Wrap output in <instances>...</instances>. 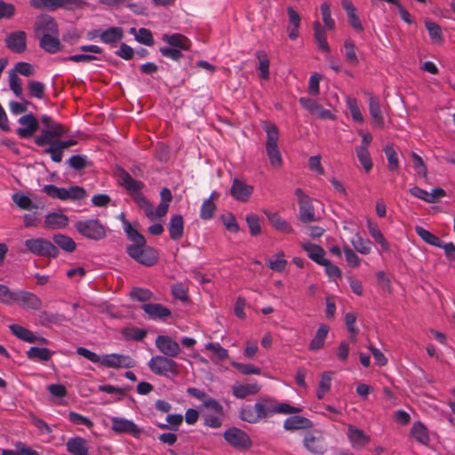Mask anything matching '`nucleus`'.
<instances>
[{
  "mask_svg": "<svg viewBox=\"0 0 455 455\" xmlns=\"http://www.w3.org/2000/svg\"><path fill=\"white\" fill-rule=\"evenodd\" d=\"M40 120L44 127L41 130V133L35 137L34 141L38 147L48 146L44 153L50 155L52 162L60 163L64 149L76 146L77 140L73 138L60 140L68 133V129L53 121L51 116L43 115Z\"/></svg>",
  "mask_w": 455,
  "mask_h": 455,
  "instance_id": "obj_1",
  "label": "nucleus"
},
{
  "mask_svg": "<svg viewBox=\"0 0 455 455\" xmlns=\"http://www.w3.org/2000/svg\"><path fill=\"white\" fill-rule=\"evenodd\" d=\"M131 244L126 247L128 255L138 263L151 267L155 265L158 259L157 251L147 246L145 237L138 232V229H125Z\"/></svg>",
  "mask_w": 455,
  "mask_h": 455,
  "instance_id": "obj_2",
  "label": "nucleus"
},
{
  "mask_svg": "<svg viewBox=\"0 0 455 455\" xmlns=\"http://www.w3.org/2000/svg\"><path fill=\"white\" fill-rule=\"evenodd\" d=\"M76 353L94 363H100L101 366L112 369H130L136 366V361L128 355L124 354H106L99 355L86 347H80Z\"/></svg>",
  "mask_w": 455,
  "mask_h": 455,
  "instance_id": "obj_3",
  "label": "nucleus"
},
{
  "mask_svg": "<svg viewBox=\"0 0 455 455\" xmlns=\"http://www.w3.org/2000/svg\"><path fill=\"white\" fill-rule=\"evenodd\" d=\"M120 183L132 195L133 201L142 211L149 212V201L140 192L144 184L140 180H134L127 172H122L120 175Z\"/></svg>",
  "mask_w": 455,
  "mask_h": 455,
  "instance_id": "obj_4",
  "label": "nucleus"
},
{
  "mask_svg": "<svg viewBox=\"0 0 455 455\" xmlns=\"http://www.w3.org/2000/svg\"><path fill=\"white\" fill-rule=\"evenodd\" d=\"M264 131L267 133L266 151L270 164L274 168H280L283 164V159L277 146L279 140L278 129L275 124H266Z\"/></svg>",
  "mask_w": 455,
  "mask_h": 455,
  "instance_id": "obj_5",
  "label": "nucleus"
},
{
  "mask_svg": "<svg viewBox=\"0 0 455 455\" xmlns=\"http://www.w3.org/2000/svg\"><path fill=\"white\" fill-rule=\"evenodd\" d=\"M172 358L166 355H155L149 360L148 365L156 375L173 379L179 374V364Z\"/></svg>",
  "mask_w": 455,
  "mask_h": 455,
  "instance_id": "obj_6",
  "label": "nucleus"
},
{
  "mask_svg": "<svg viewBox=\"0 0 455 455\" xmlns=\"http://www.w3.org/2000/svg\"><path fill=\"white\" fill-rule=\"evenodd\" d=\"M43 192L48 196L60 199L61 201H76L85 197L86 192L84 188L79 186H71L68 188H58L52 184H47L43 187Z\"/></svg>",
  "mask_w": 455,
  "mask_h": 455,
  "instance_id": "obj_7",
  "label": "nucleus"
},
{
  "mask_svg": "<svg viewBox=\"0 0 455 455\" xmlns=\"http://www.w3.org/2000/svg\"><path fill=\"white\" fill-rule=\"evenodd\" d=\"M161 203L157 207H155L149 202V212L143 211L144 214L152 221L155 222L149 228H163L160 223H157L163 217H164L168 212L170 203L172 200V195L171 190L167 188H164L161 192Z\"/></svg>",
  "mask_w": 455,
  "mask_h": 455,
  "instance_id": "obj_8",
  "label": "nucleus"
},
{
  "mask_svg": "<svg viewBox=\"0 0 455 455\" xmlns=\"http://www.w3.org/2000/svg\"><path fill=\"white\" fill-rule=\"evenodd\" d=\"M27 250L36 256L56 259L59 250L54 243L44 238H32L25 241Z\"/></svg>",
  "mask_w": 455,
  "mask_h": 455,
  "instance_id": "obj_9",
  "label": "nucleus"
},
{
  "mask_svg": "<svg viewBox=\"0 0 455 455\" xmlns=\"http://www.w3.org/2000/svg\"><path fill=\"white\" fill-rule=\"evenodd\" d=\"M223 437L231 447L238 451H246L252 446L250 435L239 427L228 428L223 433Z\"/></svg>",
  "mask_w": 455,
  "mask_h": 455,
  "instance_id": "obj_10",
  "label": "nucleus"
},
{
  "mask_svg": "<svg viewBox=\"0 0 455 455\" xmlns=\"http://www.w3.org/2000/svg\"><path fill=\"white\" fill-rule=\"evenodd\" d=\"M259 421L270 414H293L302 411L301 407H294L286 403H279L274 406H267L264 403L258 402L254 405Z\"/></svg>",
  "mask_w": 455,
  "mask_h": 455,
  "instance_id": "obj_11",
  "label": "nucleus"
},
{
  "mask_svg": "<svg viewBox=\"0 0 455 455\" xmlns=\"http://www.w3.org/2000/svg\"><path fill=\"white\" fill-rule=\"evenodd\" d=\"M304 447L314 455H323L328 450V443L323 434L318 429L307 431L303 438Z\"/></svg>",
  "mask_w": 455,
  "mask_h": 455,
  "instance_id": "obj_12",
  "label": "nucleus"
},
{
  "mask_svg": "<svg viewBox=\"0 0 455 455\" xmlns=\"http://www.w3.org/2000/svg\"><path fill=\"white\" fill-rule=\"evenodd\" d=\"M416 231L419 237L428 244L443 248L446 259L455 263V245L453 243H443L438 236L432 234L428 229H416Z\"/></svg>",
  "mask_w": 455,
  "mask_h": 455,
  "instance_id": "obj_13",
  "label": "nucleus"
},
{
  "mask_svg": "<svg viewBox=\"0 0 455 455\" xmlns=\"http://www.w3.org/2000/svg\"><path fill=\"white\" fill-rule=\"evenodd\" d=\"M295 196L298 198L299 206V220L304 223H309L315 220V210L311 204V199L301 188L295 189Z\"/></svg>",
  "mask_w": 455,
  "mask_h": 455,
  "instance_id": "obj_14",
  "label": "nucleus"
},
{
  "mask_svg": "<svg viewBox=\"0 0 455 455\" xmlns=\"http://www.w3.org/2000/svg\"><path fill=\"white\" fill-rule=\"evenodd\" d=\"M13 303L23 308L39 310L42 307L41 299L33 292L19 290L13 293Z\"/></svg>",
  "mask_w": 455,
  "mask_h": 455,
  "instance_id": "obj_15",
  "label": "nucleus"
},
{
  "mask_svg": "<svg viewBox=\"0 0 455 455\" xmlns=\"http://www.w3.org/2000/svg\"><path fill=\"white\" fill-rule=\"evenodd\" d=\"M156 348L168 357H177L181 348L179 343L168 335H159L155 341Z\"/></svg>",
  "mask_w": 455,
  "mask_h": 455,
  "instance_id": "obj_16",
  "label": "nucleus"
},
{
  "mask_svg": "<svg viewBox=\"0 0 455 455\" xmlns=\"http://www.w3.org/2000/svg\"><path fill=\"white\" fill-rule=\"evenodd\" d=\"M111 423V429L116 434H129L134 437H139L141 434V429L132 420L113 417Z\"/></svg>",
  "mask_w": 455,
  "mask_h": 455,
  "instance_id": "obj_17",
  "label": "nucleus"
},
{
  "mask_svg": "<svg viewBox=\"0 0 455 455\" xmlns=\"http://www.w3.org/2000/svg\"><path fill=\"white\" fill-rule=\"evenodd\" d=\"M20 127L17 129V134L21 139L32 137L38 130V121L33 114H27L18 120Z\"/></svg>",
  "mask_w": 455,
  "mask_h": 455,
  "instance_id": "obj_18",
  "label": "nucleus"
},
{
  "mask_svg": "<svg viewBox=\"0 0 455 455\" xmlns=\"http://www.w3.org/2000/svg\"><path fill=\"white\" fill-rule=\"evenodd\" d=\"M9 329L15 337L22 341L28 343H39L42 345H46L49 343L47 339L36 335L34 332L21 325L11 324Z\"/></svg>",
  "mask_w": 455,
  "mask_h": 455,
  "instance_id": "obj_19",
  "label": "nucleus"
},
{
  "mask_svg": "<svg viewBox=\"0 0 455 455\" xmlns=\"http://www.w3.org/2000/svg\"><path fill=\"white\" fill-rule=\"evenodd\" d=\"M6 47L15 53H22L27 49V35L19 30L7 35L5 38Z\"/></svg>",
  "mask_w": 455,
  "mask_h": 455,
  "instance_id": "obj_20",
  "label": "nucleus"
},
{
  "mask_svg": "<svg viewBox=\"0 0 455 455\" xmlns=\"http://www.w3.org/2000/svg\"><path fill=\"white\" fill-rule=\"evenodd\" d=\"M347 439L355 449H362L371 442V436L357 427L349 424L347 426Z\"/></svg>",
  "mask_w": 455,
  "mask_h": 455,
  "instance_id": "obj_21",
  "label": "nucleus"
},
{
  "mask_svg": "<svg viewBox=\"0 0 455 455\" xmlns=\"http://www.w3.org/2000/svg\"><path fill=\"white\" fill-rule=\"evenodd\" d=\"M253 187L238 179H234L230 194L237 201L246 202L252 194Z\"/></svg>",
  "mask_w": 455,
  "mask_h": 455,
  "instance_id": "obj_22",
  "label": "nucleus"
},
{
  "mask_svg": "<svg viewBox=\"0 0 455 455\" xmlns=\"http://www.w3.org/2000/svg\"><path fill=\"white\" fill-rule=\"evenodd\" d=\"M36 32L38 35H58V26L53 18L49 15H42L36 25Z\"/></svg>",
  "mask_w": 455,
  "mask_h": 455,
  "instance_id": "obj_23",
  "label": "nucleus"
},
{
  "mask_svg": "<svg viewBox=\"0 0 455 455\" xmlns=\"http://www.w3.org/2000/svg\"><path fill=\"white\" fill-rule=\"evenodd\" d=\"M260 390V385L254 381L248 384L235 383L232 387L233 395L237 399H243L249 395H254Z\"/></svg>",
  "mask_w": 455,
  "mask_h": 455,
  "instance_id": "obj_24",
  "label": "nucleus"
},
{
  "mask_svg": "<svg viewBox=\"0 0 455 455\" xmlns=\"http://www.w3.org/2000/svg\"><path fill=\"white\" fill-rule=\"evenodd\" d=\"M141 307L152 320H164L172 314L170 309L158 303H146L143 304Z\"/></svg>",
  "mask_w": 455,
  "mask_h": 455,
  "instance_id": "obj_25",
  "label": "nucleus"
},
{
  "mask_svg": "<svg viewBox=\"0 0 455 455\" xmlns=\"http://www.w3.org/2000/svg\"><path fill=\"white\" fill-rule=\"evenodd\" d=\"M313 427V422L303 416H291L283 421V428L287 431H295L300 429H309Z\"/></svg>",
  "mask_w": 455,
  "mask_h": 455,
  "instance_id": "obj_26",
  "label": "nucleus"
},
{
  "mask_svg": "<svg viewBox=\"0 0 455 455\" xmlns=\"http://www.w3.org/2000/svg\"><path fill=\"white\" fill-rule=\"evenodd\" d=\"M99 34L101 42L108 44H114L120 42L124 37V31L119 27H111L105 30H95Z\"/></svg>",
  "mask_w": 455,
  "mask_h": 455,
  "instance_id": "obj_27",
  "label": "nucleus"
},
{
  "mask_svg": "<svg viewBox=\"0 0 455 455\" xmlns=\"http://www.w3.org/2000/svg\"><path fill=\"white\" fill-rule=\"evenodd\" d=\"M369 111L371 114V116L373 120L374 124L378 127L382 129L384 127V117L382 115L381 108L379 100L371 95L369 99Z\"/></svg>",
  "mask_w": 455,
  "mask_h": 455,
  "instance_id": "obj_28",
  "label": "nucleus"
},
{
  "mask_svg": "<svg viewBox=\"0 0 455 455\" xmlns=\"http://www.w3.org/2000/svg\"><path fill=\"white\" fill-rule=\"evenodd\" d=\"M162 40L167 43L169 45L174 48H179L183 51H187L190 47V41L181 34H164Z\"/></svg>",
  "mask_w": 455,
  "mask_h": 455,
  "instance_id": "obj_29",
  "label": "nucleus"
},
{
  "mask_svg": "<svg viewBox=\"0 0 455 455\" xmlns=\"http://www.w3.org/2000/svg\"><path fill=\"white\" fill-rule=\"evenodd\" d=\"M67 451L72 455H88L86 441L82 437H73L66 443Z\"/></svg>",
  "mask_w": 455,
  "mask_h": 455,
  "instance_id": "obj_30",
  "label": "nucleus"
},
{
  "mask_svg": "<svg viewBox=\"0 0 455 455\" xmlns=\"http://www.w3.org/2000/svg\"><path fill=\"white\" fill-rule=\"evenodd\" d=\"M328 332L329 327L326 324H321L311 339L308 349L310 351H317L323 347Z\"/></svg>",
  "mask_w": 455,
  "mask_h": 455,
  "instance_id": "obj_31",
  "label": "nucleus"
},
{
  "mask_svg": "<svg viewBox=\"0 0 455 455\" xmlns=\"http://www.w3.org/2000/svg\"><path fill=\"white\" fill-rule=\"evenodd\" d=\"M314 38L318 48L325 52H330V46L327 43L325 28L322 27L318 20L313 23Z\"/></svg>",
  "mask_w": 455,
  "mask_h": 455,
  "instance_id": "obj_32",
  "label": "nucleus"
},
{
  "mask_svg": "<svg viewBox=\"0 0 455 455\" xmlns=\"http://www.w3.org/2000/svg\"><path fill=\"white\" fill-rule=\"evenodd\" d=\"M39 45L49 53H56L60 49V42L58 35H43Z\"/></svg>",
  "mask_w": 455,
  "mask_h": 455,
  "instance_id": "obj_33",
  "label": "nucleus"
},
{
  "mask_svg": "<svg viewBox=\"0 0 455 455\" xmlns=\"http://www.w3.org/2000/svg\"><path fill=\"white\" fill-rule=\"evenodd\" d=\"M52 241L56 244L55 246L65 252H74L76 249V242L69 236L62 234H57L52 236Z\"/></svg>",
  "mask_w": 455,
  "mask_h": 455,
  "instance_id": "obj_34",
  "label": "nucleus"
},
{
  "mask_svg": "<svg viewBox=\"0 0 455 455\" xmlns=\"http://www.w3.org/2000/svg\"><path fill=\"white\" fill-rule=\"evenodd\" d=\"M302 248L307 251L308 257L319 265L326 259H324V251L318 245L311 243H303Z\"/></svg>",
  "mask_w": 455,
  "mask_h": 455,
  "instance_id": "obj_35",
  "label": "nucleus"
},
{
  "mask_svg": "<svg viewBox=\"0 0 455 455\" xmlns=\"http://www.w3.org/2000/svg\"><path fill=\"white\" fill-rule=\"evenodd\" d=\"M47 228H65L68 225V218L61 212H52L46 216Z\"/></svg>",
  "mask_w": 455,
  "mask_h": 455,
  "instance_id": "obj_36",
  "label": "nucleus"
},
{
  "mask_svg": "<svg viewBox=\"0 0 455 455\" xmlns=\"http://www.w3.org/2000/svg\"><path fill=\"white\" fill-rule=\"evenodd\" d=\"M411 435L422 444H427L429 442L427 428L420 421L413 424L411 429Z\"/></svg>",
  "mask_w": 455,
  "mask_h": 455,
  "instance_id": "obj_37",
  "label": "nucleus"
},
{
  "mask_svg": "<svg viewBox=\"0 0 455 455\" xmlns=\"http://www.w3.org/2000/svg\"><path fill=\"white\" fill-rule=\"evenodd\" d=\"M53 352L47 347H32L27 351V356L30 360L46 362L51 359Z\"/></svg>",
  "mask_w": 455,
  "mask_h": 455,
  "instance_id": "obj_38",
  "label": "nucleus"
},
{
  "mask_svg": "<svg viewBox=\"0 0 455 455\" xmlns=\"http://www.w3.org/2000/svg\"><path fill=\"white\" fill-rule=\"evenodd\" d=\"M67 321L64 315L51 313L44 311L39 315V322L43 326H49L51 324H60Z\"/></svg>",
  "mask_w": 455,
  "mask_h": 455,
  "instance_id": "obj_39",
  "label": "nucleus"
},
{
  "mask_svg": "<svg viewBox=\"0 0 455 455\" xmlns=\"http://www.w3.org/2000/svg\"><path fill=\"white\" fill-rule=\"evenodd\" d=\"M425 26L429 34L431 41L434 44H442L443 43V36L441 27L430 20H425Z\"/></svg>",
  "mask_w": 455,
  "mask_h": 455,
  "instance_id": "obj_40",
  "label": "nucleus"
},
{
  "mask_svg": "<svg viewBox=\"0 0 455 455\" xmlns=\"http://www.w3.org/2000/svg\"><path fill=\"white\" fill-rule=\"evenodd\" d=\"M256 57L259 60L258 69L259 70V76L264 80L269 78V65L270 61L267 53L265 51H258Z\"/></svg>",
  "mask_w": 455,
  "mask_h": 455,
  "instance_id": "obj_41",
  "label": "nucleus"
},
{
  "mask_svg": "<svg viewBox=\"0 0 455 455\" xmlns=\"http://www.w3.org/2000/svg\"><path fill=\"white\" fill-rule=\"evenodd\" d=\"M130 33L134 35L136 41L142 44L148 46H152L154 44V38L152 33L148 28H141L137 30L135 28H132L130 29Z\"/></svg>",
  "mask_w": 455,
  "mask_h": 455,
  "instance_id": "obj_42",
  "label": "nucleus"
},
{
  "mask_svg": "<svg viewBox=\"0 0 455 455\" xmlns=\"http://www.w3.org/2000/svg\"><path fill=\"white\" fill-rule=\"evenodd\" d=\"M351 243L356 251L361 254H369L371 251V242L368 238H363L358 235L352 238Z\"/></svg>",
  "mask_w": 455,
  "mask_h": 455,
  "instance_id": "obj_43",
  "label": "nucleus"
},
{
  "mask_svg": "<svg viewBox=\"0 0 455 455\" xmlns=\"http://www.w3.org/2000/svg\"><path fill=\"white\" fill-rule=\"evenodd\" d=\"M384 152L387 159V168L389 171H396L399 168V159L397 153L394 149L392 145H386L384 147Z\"/></svg>",
  "mask_w": 455,
  "mask_h": 455,
  "instance_id": "obj_44",
  "label": "nucleus"
},
{
  "mask_svg": "<svg viewBox=\"0 0 455 455\" xmlns=\"http://www.w3.org/2000/svg\"><path fill=\"white\" fill-rule=\"evenodd\" d=\"M345 323L347 328V331L350 334V339L352 342H355L356 335L359 332L358 328L355 325L356 322V314L354 312H349L345 315Z\"/></svg>",
  "mask_w": 455,
  "mask_h": 455,
  "instance_id": "obj_45",
  "label": "nucleus"
},
{
  "mask_svg": "<svg viewBox=\"0 0 455 455\" xmlns=\"http://www.w3.org/2000/svg\"><path fill=\"white\" fill-rule=\"evenodd\" d=\"M355 153L365 172H370L372 168V161L369 150L364 148H355Z\"/></svg>",
  "mask_w": 455,
  "mask_h": 455,
  "instance_id": "obj_46",
  "label": "nucleus"
},
{
  "mask_svg": "<svg viewBox=\"0 0 455 455\" xmlns=\"http://www.w3.org/2000/svg\"><path fill=\"white\" fill-rule=\"evenodd\" d=\"M12 201L21 209L32 211L33 209H37V207L33 204L31 199L21 193H15L12 195Z\"/></svg>",
  "mask_w": 455,
  "mask_h": 455,
  "instance_id": "obj_47",
  "label": "nucleus"
},
{
  "mask_svg": "<svg viewBox=\"0 0 455 455\" xmlns=\"http://www.w3.org/2000/svg\"><path fill=\"white\" fill-rule=\"evenodd\" d=\"M166 421L167 424H158V427L161 429H171L172 431H177L180 425L183 421V417L181 414H169L166 417Z\"/></svg>",
  "mask_w": 455,
  "mask_h": 455,
  "instance_id": "obj_48",
  "label": "nucleus"
},
{
  "mask_svg": "<svg viewBox=\"0 0 455 455\" xmlns=\"http://www.w3.org/2000/svg\"><path fill=\"white\" fill-rule=\"evenodd\" d=\"M412 162H413V169L419 176H421L424 179L427 178V166L420 156L416 154L415 152H411V154Z\"/></svg>",
  "mask_w": 455,
  "mask_h": 455,
  "instance_id": "obj_49",
  "label": "nucleus"
},
{
  "mask_svg": "<svg viewBox=\"0 0 455 455\" xmlns=\"http://www.w3.org/2000/svg\"><path fill=\"white\" fill-rule=\"evenodd\" d=\"M321 12H322V16H323V21L324 23V26L326 28L328 29H334L335 28V21L334 20L331 18V4L329 2H323L322 4H321Z\"/></svg>",
  "mask_w": 455,
  "mask_h": 455,
  "instance_id": "obj_50",
  "label": "nucleus"
},
{
  "mask_svg": "<svg viewBox=\"0 0 455 455\" xmlns=\"http://www.w3.org/2000/svg\"><path fill=\"white\" fill-rule=\"evenodd\" d=\"M46 9L55 10L60 6H80L83 3L82 0H46Z\"/></svg>",
  "mask_w": 455,
  "mask_h": 455,
  "instance_id": "obj_51",
  "label": "nucleus"
},
{
  "mask_svg": "<svg viewBox=\"0 0 455 455\" xmlns=\"http://www.w3.org/2000/svg\"><path fill=\"white\" fill-rule=\"evenodd\" d=\"M240 419L248 423H257L259 422L258 416L256 415V411L254 406L246 405L243 407L239 413Z\"/></svg>",
  "mask_w": 455,
  "mask_h": 455,
  "instance_id": "obj_52",
  "label": "nucleus"
},
{
  "mask_svg": "<svg viewBox=\"0 0 455 455\" xmlns=\"http://www.w3.org/2000/svg\"><path fill=\"white\" fill-rule=\"evenodd\" d=\"M231 365L234 368H235L236 370H238L243 375H251V374L259 375L261 372L260 368L256 367L252 364H249V363H237V362H232Z\"/></svg>",
  "mask_w": 455,
  "mask_h": 455,
  "instance_id": "obj_53",
  "label": "nucleus"
},
{
  "mask_svg": "<svg viewBox=\"0 0 455 455\" xmlns=\"http://www.w3.org/2000/svg\"><path fill=\"white\" fill-rule=\"evenodd\" d=\"M346 50V60L352 65L358 63V59L355 53V44L351 39H347L344 44Z\"/></svg>",
  "mask_w": 455,
  "mask_h": 455,
  "instance_id": "obj_54",
  "label": "nucleus"
},
{
  "mask_svg": "<svg viewBox=\"0 0 455 455\" xmlns=\"http://www.w3.org/2000/svg\"><path fill=\"white\" fill-rule=\"evenodd\" d=\"M80 234L90 240L99 241L107 236L106 229H78Z\"/></svg>",
  "mask_w": 455,
  "mask_h": 455,
  "instance_id": "obj_55",
  "label": "nucleus"
},
{
  "mask_svg": "<svg viewBox=\"0 0 455 455\" xmlns=\"http://www.w3.org/2000/svg\"><path fill=\"white\" fill-rule=\"evenodd\" d=\"M28 88L30 96L40 100L44 98L45 86L43 83L38 81H30Z\"/></svg>",
  "mask_w": 455,
  "mask_h": 455,
  "instance_id": "obj_56",
  "label": "nucleus"
},
{
  "mask_svg": "<svg viewBox=\"0 0 455 455\" xmlns=\"http://www.w3.org/2000/svg\"><path fill=\"white\" fill-rule=\"evenodd\" d=\"M215 210V204L213 202H211V199H206L204 201L201 206L200 217L204 220H210L212 218Z\"/></svg>",
  "mask_w": 455,
  "mask_h": 455,
  "instance_id": "obj_57",
  "label": "nucleus"
},
{
  "mask_svg": "<svg viewBox=\"0 0 455 455\" xmlns=\"http://www.w3.org/2000/svg\"><path fill=\"white\" fill-rule=\"evenodd\" d=\"M347 104L349 108L351 116L354 121L362 123L363 121V115L358 108L357 101L355 98H347Z\"/></svg>",
  "mask_w": 455,
  "mask_h": 455,
  "instance_id": "obj_58",
  "label": "nucleus"
},
{
  "mask_svg": "<svg viewBox=\"0 0 455 455\" xmlns=\"http://www.w3.org/2000/svg\"><path fill=\"white\" fill-rule=\"evenodd\" d=\"M131 297L133 299L139 300V301H148L152 299L153 293L144 288H133L130 292Z\"/></svg>",
  "mask_w": 455,
  "mask_h": 455,
  "instance_id": "obj_59",
  "label": "nucleus"
},
{
  "mask_svg": "<svg viewBox=\"0 0 455 455\" xmlns=\"http://www.w3.org/2000/svg\"><path fill=\"white\" fill-rule=\"evenodd\" d=\"M68 163L72 169L80 171L86 167L87 158L85 156L74 155L69 157Z\"/></svg>",
  "mask_w": 455,
  "mask_h": 455,
  "instance_id": "obj_60",
  "label": "nucleus"
},
{
  "mask_svg": "<svg viewBox=\"0 0 455 455\" xmlns=\"http://www.w3.org/2000/svg\"><path fill=\"white\" fill-rule=\"evenodd\" d=\"M9 85L13 93L20 97L22 93L21 81L14 71L9 72Z\"/></svg>",
  "mask_w": 455,
  "mask_h": 455,
  "instance_id": "obj_61",
  "label": "nucleus"
},
{
  "mask_svg": "<svg viewBox=\"0 0 455 455\" xmlns=\"http://www.w3.org/2000/svg\"><path fill=\"white\" fill-rule=\"evenodd\" d=\"M68 419L76 425H84L89 428L93 426V422L89 418L75 411L68 413Z\"/></svg>",
  "mask_w": 455,
  "mask_h": 455,
  "instance_id": "obj_62",
  "label": "nucleus"
},
{
  "mask_svg": "<svg viewBox=\"0 0 455 455\" xmlns=\"http://www.w3.org/2000/svg\"><path fill=\"white\" fill-rule=\"evenodd\" d=\"M172 296L177 299H180L181 301L188 300V288L180 283H175L172 286Z\"/></svg>",
  "mask_w": 455,
  "mask_h": 455,
  "instance_id": "obj_63",
  "label": "nucleus"
},
{
  "mask_svg": "<svg viewBox=\"0 0 455 455\" xmlns=\"http://www.w3.org/2000/svg\"><path fill=\"white\" fill-rule=\"evenodd\" d=\"M287 261L283 259V253H278L275 259L268 260V267L274 271L282 272L285 268Z\"/></svg>",
  "mask_w": 455,
  "mask_h": 455,
  "instance_id": "obj_64",
  "label": "nucleus"
}]
</instances>
